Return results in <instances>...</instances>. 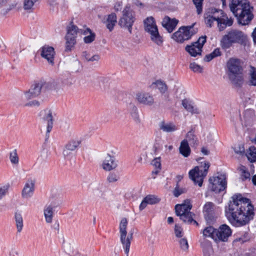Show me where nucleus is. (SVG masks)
Wrapping results in <instances>:
<instances>
[{
	"label": "nucleus",
	"mask_w": 256,
	"mask_h": 256,
	"mask_svg": "<svg viewBox=\"0 0 256 256\" xmlns=\"http://www.w3.org/2000/svg\"><path fill=\"white\" fill-rule=\"evenodd\" d=\"M228 206L226 207L225 213L228 221L236 226H243L254 218V206L249 199L242 195H234Z\"/></svg>",
	"instance_id": "obj_1"
},
{
	"label": "nucleus",
	"mask_w": 256,
	"mask_h": 256,
	"mask_svg": "<svg viewBox=\"0 0 256 256\" xmlns=\"http://www.w3.org/2000/svg\"><path fill=\"white\" fill-rule=\"evenodd\" d=\"M229 6L239 24H248L252 19L251 8L246 0H232Z\"/></svg>",
	"instance_id": "obj_2"
},
{
	"label": "nucleus",
	"mask_w": 256,
	"mask_h": 256,
	"mask_svg": "<svg viewBox=\"0 0 256 256\" xmlns=\"http://www.w3.org/2000/svg\"><path fill=\"white\" fill-rule=\"evenodd\" d=\"M220 12L223 14L222 10L212 9L210 11L204 14V22L206 26L211 28L214 22H217L218 28L219 31L224 30L227 26H230L232 25L234 19L232 18H228L226 15H222V18L216 16V13Z\"/></svg>",
	"instance_id": "obj_3"
},
{
	"label": "nucleus",
	"mask_w": 256,
	"mask_h": 256,
	"mask_svg": "<svg viewBox=\"0 0 256 256\" xmlns=\"http://www.w3.org/2000/svg\"><path fill=\"white\" fill-rule=\"evenodd\" d=\"M226 66L229 79L236 86H240L244 83V77L240 60L231 58L227 62Z\"/></svg>",
	"instance_id": "obj_4"
},
{
	"label": "nucleus",
	"mask_w": 256,
	"mask_h": 256,
	"mask_svg": "<svg viewBox=\"0 0 256 256\" xmlns=\"http://www.w3.org/2000/svg\"><path fill=\"white\" fill-rule=\"evenodd\" d=\"M246 40V36L238 30H230L222 36L220 40V44L222 49L227 50L236 44H242Z\"/></svg>",
	"instance_id": "obj_5"
},
{
	"label": "nucleus",
	"mask_w": 256,
	"mask_h": 256,
	"mask_svg": "<svg viewBox=\"0 0 256 256\" xmlns=\"http://www.w3.org/2000/svg\"><path fill=\"white\" fill-rule=\"evenodd\" d=\"M192 208L190 200L187 199L182 204L175 206L176 214L184 223L190 224L194 222L198 226V223L193 218L194 214L190 212Z\"/></svg>",
	"instance_id": "obj_6"
},
{
	"label": "nucleus",
	"mask_w": 256,
	"mask_h": 256,
	"mask_svg": "<svg viewBox=\"0 0 256 256\" xmlns=\"http://www.w3.org/2000/svg\"><path fill=\"white\" fill-rule=\"evenodd\" d=\"M210 164L208 162H202L200 166H196L191 170L188 173L189 177L195 184L200 186L202 185L203 180L208 174Z\"/></svg>",
	"instance_id": "obj_7"
},
{
	"label": "nucleus",
	"mask_w": 256,
	"mask_h": 256,
	"mask_svg": "<svg viewBox=\"0 0 256 256\" xmlns=\"http://www.w3.org/2000/svg\"><path fill=\"white\" fill-rule=\"evenodd\" d=\"M144 30L150 36L151 40L158 46H162V37L160 34L157 26L153 17L148 18L144 21Z\"/></svg>",
	"instance_id": "obj_8"
},
{
	"label": "nucleus",
	"mask_w": 256,
	"mask_h": 256,
	"mask_svg": "<svg viewBox=\"0 0 256 256\" xmlns=\"http://www.w3.org/2000/svg\"><path fill=\"white\" fill-rule=\"evenodd\" d=\"M127 226V219L125 218H122L119 226L120 240L126 256H128L131 240L132 239V233L130 234L126 237V235L128 234L126 231Z\"/></svg>",
	"instance_id": "obj_9"
},
{
	"label": "nucleus",
	"mask_w": 256,
	"mask_h": 256,
	"mask_svg": "<svg viewBox=\"0 0 256 256\" xmlns=\"http://www.w3.org/2000/svg\"><path fill=\"white\" fill-rule=\"evenodd\" d=\"M134 20V12L130 10L129 6H126L122 11V16L118 21V24L120 27L128 29L130 33L131 34L132 26Z\"/></svg>",
	"instance_id": "obj_10"
},
{
	"label": "nucleus",
	"mask_w": 256,
	"mask_h": 256,
	"mask_svg": "<svg viewBox=\"0 0 256 256\" xmlns=\"http://www.w3.org/2000/svg\"><path fill=\"white\" fill-rule=\"evenodd\" d=\"M196 32L193 26H183L172 34V38L178 42H183L188 40Z\"/></svg>",
	"instance_id": "obj_11"
},
{
	"label": "nucleus",
	"mask_w": 256,
	"mask_h": 256,
	"mask_svg": "<svg viewBox=\"0 0 256 256\" xmlns=\"http://www.w3.org/2000/svg\"><path fill=\"white\" fill-rule=\"evenodd\" d=\"M206 40V36H202L196 42H192L190 45H187L185 48V50L193 57L201 55L202 48Z\"/></svg>",
	"instance_id": "obj_12"
},
{
	"label": "nucleus",
	"mask_w": 256,
	"mask_h": 256,
	"mask_svg": "<svg viewBox=\"0 0 256 256\" xmlns=\"http://www.w3.org/2000/svg\"><path fill=\"white\" fill-rule=\"evenodd\" d=\"M210 183V187L211 190L216 193H219L223 191L226 187L227 182L226 176L224 174H220L216 177L210 178H209Z\"/></svg>",
	"instance_id": "obj_13"
},
{
	"label": "nucleus",
	"mask_w": 256,
	"mask_h": 256,
	"mask_svg": "<svg viewBox=\"0 0 256 256\" xmlns=\"http://www.w3.org/2000/svg\"><path fill=\"white\" fill-rule=\"evenodd\" d=\"M46 84L44 80L35 82L28 91L24 92V97L26 100L32 99L38 96L42 92V88Z\"/></svg>",
	"instance_id": "obj_14"
},
{
	"label": "nucleus",
	"mask_w": 256,
	"mask_h": 256,
	"mask_svg": "<svg viewBox=\"0 0 256 256\" xmlns=\"http://www.w3.org/2000/svg\"><path fill=\"white\" fill-rule=\"evenodd\" d=\"M36 180L34 178H28L24 184L22 192V196L24 198H31L34 190Z\"/></svg>",
	"instance_id": "obj_15"
},
{
	"label": "nucleus",
	"mask_w": 256,
	"mask_h": 256,
	"mask_svg": "<svg viewBox=\"0 0 256 256\" xmlns=\"http://www.w3.org/2000/svg\"><path fill=\"white\" fill-rule=\"evenodd\" d=\"M118 166V160L114 156L108 154L104 156L102 164V168L106 171H110L116 168Z\"/></svg>",
	"instance_id": "obj_16"
},
{
	"label": "nucleus",
	"mask_w": 256,
	"mask_h": 256,
	"mask_svg": "<svg viewBox=\"0 0 256 256\" xmlns=\"http://www.w3.org/2000/svg\"><path fill=\"white\" fill-rule=\"evenodd\" d=\"M40 55L42 57L46 59L52 66L54 64L55 52L52 47L48 46H44L41 49Z\"/></svg>",
	"instance_id": "obj_17"
},
{
	"label": "nucleus",
	"mask_w": 256,
	"mask_h": 256,
	"mask_svg": "<svg viewBox=\"0 0 256 256\" xmlns=\"http://www.w3.org/2000/svg\"><path fill=\"white\" fill-rule=\"evenodd\" d=\"M232 234V230L230 228L224 224L222 225L218 230H216V236L220 240L226 242L228 238Z\"/></svg>",
	"instance_id": "obj_18"
},
{
	"label": "nucleus",
	"mask_w": 256,
	"mask_h": 256,
	"mask_svg": "<svg viewBox=\"0 0 256 256\" xmlns=\"http://www.w3.org/2000/svg\"><path fill=\"white\" fill-rule=\"evenodd\" d=\"M178 22L176 18H171L168 16H166L163 18L162 24L168 32H172L176 28Z\"/></svg>",
	"instance_id": "obj_19"
},
{
	"label": "nucleus",
	"mask_w": 256,
	"mask_h": 256,
	"mask_svg": "<svg viewBox=\"0 0 256 256\" xmlns=\"http://www.w3.org/2000/svg\"><path fill=\"white\" fill-rule=\"evenodd\" d=\"M138 102L143 104L151 106L154 103V99L151 95L148 93L139 92L136 95Z\"/></svg>",
	"instance_id": "obj_20"
},
{
	"label": "nucleus",
	"mask_w": 256,
	"mask_h": 256,
	"mask_svg": "<svg viewBox=\"0 0 256 256\" xmlns=\"http://www.w3.org/2000/svg\"><path fill=\"white\" fill-rule=\"evenodd\" d=\"M43 122L46 124V133H50L53 126V116L52 111L50 110H45V115L43 118Z\"/></svg>",
	"instance_id": "obj_21"
},
{
	"label": "nucleus",
	"mask_w": 256,
	"mask_h": 256,
	"mask_svg": "<svg viewBox=\"0 0 256 256\" xmlns=\"http://www.w3.org/2000/svg\"><path fill=\"white\" fill-rule=\"evenodd\" d=\"M183 140H186L188 143L192 147H196L198 144V139L195 134V132L194 130L192 129L188 131L186 134L185 138Z\"/></svg>",
	"instance_id": "obj_22"
},
{
	"label": "nucleus",
	"mask_w": 256,
	"mask_h": 256,
	"mask_svg": "<svg viewBox=\"0 0 256 256\" xmlns=\"http://www.w3.org/2000/svg\"><path fill=\"white\" fill-rule=\"evenodd\" d=\"M63 248L68 256H76L78 254V252L76 244L73 242H67L63 244Z\"/></svg>",
	"instance_id": "obj_23"
},
{
	"label": "nucleus",
	"mask_w": 256,
	"mask_h": 256,
	"mask_svg": "<svg viewBox=\"0 0 256 256\" xmlns=\"http://www.w3.org/2000/svg\"><path fill=\"white\" fill-rule=\"evenodd\" d=\"M215 208L214 204L212 202H207L204 207V212L206 219L212 220L214 218V212Z\"/></svg>",
	"instance_id": "obj_24"
},
{
	"label": "nucleus",
	"mask_w": 256,
	"mask_h": 256,
	"mask_svg": "<svg viewBox=\"0 0 256 256\" xmlns=\"http://www.w3.org/2000/svg\"><path fill=\"white\" fill-rule=\"evenodd\" d=\"M159 128L160 130L166 132H174L178 129L177 126L173 122H166L164 121L160 122Z\"/></svg>",
	"instance_id": "obj_25"
},
{
	"label": "nucleus",
	"mask_w": 256,
	"mask_h": 256,
	"mask_svg": "<svg viewBox=\"0 0 256 256\" xmlns=\"http://www.w3.org/2000/svg\"><path fill=\"white\" fill-rule=\"evenodd\" d=\"M254 112L252 110H246L243 114V119L240 118L241 121L244 122V124L246 126L250 124L254 119Z\"/></svg>",
	"instance_id": "obj_26"
},
{
	"label": "nucleus",
	"mask_w": 256,
	"mask_h": 256,
	"mask_svg": "<svg viewBox=\"0 0 256 256\" xmlns=\"http://www.w3.org/2000/svg\"><path fill=\"white\" fill-rule=\"evenodd\" d=\"M179 152L185 158H187L190 155L191 152L189 144L186 142V140H182L180 142Z\"/></svg>",
	"instance_id": "obj_27"
},
{
	"label": "nucleus",
	"mask_w": 256,
	"mask_h": 256,
	"mask_svg": "<svg viewBox=\"0 0 256 256\" xmlns=\"http://www.w3.org/2000/svg\"><path fill=\"white\" fill-rule=\"evenodd\" d=\"M65 40L66 46L64 50L66 52H71L74 49V46L76 43V38L66 36Z\"/></svg>",
	"instance_id": "obj_28"
},
{
	"label": "nucleus",
	"mask_w": 256,
	"mask_h": 256,
	"mask_svg": "<svg viewBox=\"0 0 256 256\" xmlns=\"http://www.w3.org/2000/svg\"><path fill=\"white\" fill-rule=\"evenodd\" d=\"M80 31H81V30H79L76 26L70 24L67 27V33L66 36L76 38L78 32H80Z\"/></svg>",
	"instance_id": "obj_29"
},
{
	"label": "nucleus",
	"mask_w": 256,
	"mask_h": 256,
	"mask_svg": "<svg viewBox=\"0 0 256 256\" xmlns=\"http://www.w3.org/2000/svg\"><path fill=\"white\" fill-rule=\"evenodd\" d=\"M116 22V16L114 13H112L108 16L106 20V27L112 31Z\"/></svg>",
	"instance_id": "obj_30"
},
{
	"label": "nucleus",
	"mask_w": 256,
	"mask_h": 256,
	"mask_svg": "<svg viewBox=\"0 0 256 256\" xmlns=\"http://www.w3.org/2000/svg\"><path fill=\"white\" fill-rule=\"evenodd\" d=\"M39 0H24L23 8L28 12H30L34 10V4Z\"/></svg>",
	"instance_id": "obj_31"
},
{
	"label": "nucleus",
	"mask_w": 256,
	"mask_h": 256,
	"mask_svg": "<svg viewBox=\"0 0 256 256\" xmlns=\"http://www.w3.org/2000/svg\"><path fill=\"white\" fill-rule=\"evenodd\" d=\"M44 212L46 222L48 223L52 222L54 215L53 209L52 206H46Z\"/></svg>",
	"instance_id": "obj_32"
},
{
	"label": "nucleus",
	"mask_w": 256,
	"mask_h": 256,
	"mask_svg": "<svg viewBox=\"0 0 256 256\" xmlns=\"http://www.w3.org/2000/svg\"><path fill=\"white\" fill-rule=\"evenodd\" d=\"M182 105L186 110L192 114H198L200 113L198 109L194 108V106L190 104L188 100L186 99L182 100Z\"/></svg>",
	"instance_id": "obj_33"
},
{
	"label": "nucleus",
	"mask_w": 256,
	"mask_h": 256,
	"mask_svg": "<svg viewBox=\"0 0 256 256\" xmlns=\"http://www.w3.org/2000/svg\"><path fill=\"white\" fill-rule=\"evenodd\" d=\"M109 80L104 77H99L98 78V84L96 86L102 90H105L108 88Z\"/></svg>",
	"instance_id": "obj_34"
},
{
	"label": "nucleus",
	"mask_w": 256,
	"mask_h": 256,
	"mask_svg": "<svg viewBox=\"0 0 256 256\" xmlns=\"http://www.w3.org/2000/svg\"><path fill=\"white\" fill-rule=\"evenodd\" d=\"M18 4V1L17 0L10 1L6 8L2 10L1 14L2 15L6 14L15 8L16 7Z\"/></svg>",
	"instance_id": "obj_35"
},
{
	"label": "nucleus",
	"mask_w": 256,
	"mask_h": 256,
	"mask_svg": "<svg viewBox=\"0 0 256 256\" xmlns=\"http://www.w3.org/2000/svg\"><path fill=\"white\" fill-rule=\"evenodd\" d=\"M216 230L212 226H208L206 228L203 230V236L204 237H211L214 238L216 236Z\"/></svg>",
	"instance_id": "obj_36"
},
{
	"label": "nucleus",
	"mask_w": 256,
	"mask_h": 256,
	"mask_svg": "<svg viewBox=\"0 0 256 256\" xmlns=\"http://www.w3.org/2000/svg\"><path fill=\"white\" fill-rule=\"evenodd\" d=\"M248 160L251 162L256 161V148L254 146H250L248 151L246 154Z\"/></svg>",
	"instance_id": "obj_37"
},
{
	"label": "nucleus",
	"mask_w": 256,
	"mask_h": 256,
	"mask_svg": "<svg viewBox=\"0 0 256 256\" xmlns=\"http://www.w3.org/2000/svg\"><path fill=\"white\" fill-rule=\"evenodd\" d=\"M16 224L18 232H22L24 224L23 219L20 214L16 213L15 214Z\"/></svg>",
	"instance_id": "obj_38"
},
{
	"label": "nucleus",
	"mask_w": 256,
	"mask_h": 256,
	"mask_svg": "<svg viewBox=\"0 0 256 256\" xmlns=\"http://www.w3.org/2000/svg\"><path fill=\"white\" fill-rule=\"evenodd\" d=\"M152 84L156 86V87L158 89L162 94H164L168 90V86L165 82L160 80H158L154 82Z\"/></svg>",
	"instance_id": "obj_39"
},
{
	"label": "nucleus",
	"mask_w": 256,
	"mask_h": 256,
	"mask_svg": "<svg viewBox=\"0 0 256 256\" xmlns=\"http://www.w3.org/2000/svg\"><path fill=\"white\" fill-rule=\"evenodd\" d=\"M250 83L251 85L256 86V68L250 66L249 70Z\"/></svg>",
	"instance_id": "obj_40"
},
{
	"label": "nucleus",
	"mask_w": 256,
	"mask_h": 256,
	"mask_svg": "<svg viewBox=\"0 0 256 256\" xmlns=\"http://www.w3.org/2000/svg\"><path fill=\"white\" fill-rule=\"evenodd\" d=\"M94 194L96 198L103 200L104 198V190L102 186H96L94 190Z\"/></svg>",
	"instance_id": "obj_41"
},
{
	"label": "nucleus",
	"mask_w": 256,
	"mask_h": 256,
	"mask_svg": "<svg viewBox=\"0 0 256 256\" xmlns=\"http://www.w3.org/2000/svg\"><path fill=\"white\" fill-rule=\"evenodd\" d=\"M10 162L15 166L19 164V158L16 150H14L10 153Z\"/></svg>",
	"instance_id": "obj_42"
},
{
	"label": "nucleus",
	"mask_w": 256,
	"mask_h": 256,
	"mask_svg": "<svg viewBox=\"0 0 256 256\" xmlns=\"http://www.w3.org/2000/svg\"><path fill=\"white\" fill-rule=\"evenodd\" d=\"M81 141L78 139L70 140L65 146L73 151H74L79 146Z\"/></svg>",
	"instance_id": "obj_43"
},
{
	"label": "nucleus",
	"mask_w": 256,
	"mask_h": 256,
	"mask_svg": "<svg viewBox=\"0 0 256 256\" xmlns=\"http://www.w3.org/2000/svg\"><path fill=\"white\" fill-rule=\"evenodd\" d=\"M88 32H89L90 34L85 36L84 40L85 43L90 44L94 40L96 35L94 33L92 32L91 30L89 28H87L86 30L84 31V34H86Z\"/></svg>",
	"instance_id": "obj_44"
},
{
	"label": "nucleus",
	"mask_w": 256,
	"mask_h": 256,
	"mask_svg": "<svg viewBox=\"0 0 256 256\" xmlns=\"http://www.w3.org/2000/svg\"><path fill=\"white\" fill-rule=\"evenodd\" d=\"M82 56L88 62L98 61L100 58L99 55L95 54L91 56L86 52H82Z\"/></svg>",
	"instance_id": "obj_45"
},
{
	"label": "nucleus",
	"mask_w": 256,
	"mask_h": 256,
	"mask_svg": "<svg viewBox=\"0 0 256 256\" xmlns=\"http://www.w3.org/2000/svg\"><path fill=\"white\" fill-rule=\"evenodd\" d=\"M187 191L186 188H180L179 187V185L178 184H176V188H174L173 194L175 197H178L180 194L186 193Z\"/></svg>",
	"instance_id": "obj_46"
},
{
	"label": "nucleus",
	"mask_w": 256,
	"mask_h": 256,
	"mask_svg": "<svg viewBox=\"0 0 256 256\" xmlns=\"http://www.w3.org/2000/svg\"><path fill=\"white\" fill-rule=\"evenodd\" d=\"M147 201V203L150 204H154L158 203L160 199L154 195H148L144 198Z\"/></svg>",
	"instance_id": "obj_47"
},
{
	"label": "nucleus",
	"mask_w": 256,
	"mask_h": 256,
	"mask_svg": "<svg viewBox=\"0 0 256 256\" xmlns=\"http://www.w3.org/2000/svg\"><path fill=\"white\" fill-rule=\"evenodd\" d=\"M178 243L180 248L184 252H186L188 248V244L187 240L186 238H182L179 240Z\"/></svg>",
	"instance_id": "obj_48"
},
{
	"label": "nucleus",
	"mask_w": 256,
	"mask_h": 256,
	"mask_svg": "<svg viewBox=\"0 0 256 256\" xmlns=\"http://www.w3.org/2000/svg\"><path fill=\"white\" fill-rule=\"evenodd\" d=\"M234 150L235 153L241 156H243L245 154V149L243 144H239L235 146L234 148Z\"/></svg>",
	"instance_id": "obj_49"
},
{
	"label": "nucleus",
	"mask_w": 256,
	"mask_h": 256,
	"mask_svg": "<svg viewBox=\"0 0 256 256\" xmlns=\"http://www.w3.org/2000/svg\"><path fill=\"white\" fill-rule=\"evenodd\" d=\"M130 106L132 108L131 115L132 117L134 118V121L136 122H140V120L138 115V109L133 104H131Z\"/></svg>",
	"instance_id": "obj_50"
},
{
	"label": "nucleus",
	"mask_w": 256,
	"mask_h": 256,
	"mask_svg": "<svg viewBox=\"0 0 256 256\" xmlns=\"http://www.w3.org/2000/svg\"><path fill=\"white\" fill-rule=\"evenodd\" d=\"M203 1L204 0H192L193 3L196 8V12L198 14L202 12Z\"/></svg>",
	"instance_id": "obj_51"
},
{
	"label": "nucleus",
	"mask_w": 256,
	"mask_h": 256,
	"mask_svg": "<svg viewBox=\"0 0 256 256\" xmlns=\"http://www.w3.org/2000/svg\"><path fill=\"white\" fill-rule=\"evenodd\" d=\"M190 68L194 72H202V68L195 62L191 63L190 64Z\"/></svg>",
	"instance_id": "obj_52"
},
{
	"label": "nucleus",
	"mask_w": 256,
	"mask_h": 256,
	"mask_svg": "<svg viewBox=\"0 0 256 256\" xmlns=\"http://www.w3.org/2000/svg\"><path fill=\"white\" fill-rule=\"evenodd\" d=\"M119 176L116 173L111 172L108 174L107 180L109 182H116Z\"/></svg>",
	"instance_id": "obj_53"
},
{
	"label": "nucleus",
	"mask_w": 256,
	"mask_h": 256,
	"mask_svg": "<svg viewBox=\"0 0 256 256\" xmlns=\"http://www.w3.org/2000/svg\"><path fill=\"white\" fill-rule=\"evenodd\" d=\"M174 234L177 238H182L183 236L182 228L176 224L174 227Z\"/></svg>",
	"instance_id": "obj_54"
},
{
	"label": "nucleus",
	"mask_w": 256,
	"mask_h": 256,
	"mask_svg": "<svg viewBox=\"0 0 256 256\" xmlns=\"http://www.w3.org/2000/svg\"><path fill=\"white\" fill-rule=\"evenodd\" d=\"M152 164L155 167V168L161 170L160 158H156L152 162Z\"/></svg>",
	"instance_id": "obj_55"
},
{
	"label": "nucleus",
	"mask_w": 256,
	"mask_h": 256,
	"mask_svg": "<svg viewBox=\"0 0 256 256\" xmlns=\"http://www.w3.org/2000/svg\"><path fill=\"white\" fill-rule=\"evenodd\" d=\"M72 152H74L72 150L65 146L63 150L62 154L65 158H68L72 154Z\"/></svg>",
	"instance_id": "obj_56"
},
{
	"label": "nucleus",
	"mask_w": 256,
	"mask_h": 256,
	"mask_svg": "<svg viewBox=\"0 0 256 256\" xmlns=\"http://www.w3.org/2000/svg\"><path fill=\"white\" fill-rule=\"evenodd\" d=\"M250 178V174L248 171H246L245 170H242V174H241V179L242 180H245L247 179Z\"/></svg>",
	"instance_id": "obj_57"
},
{
	"label": "nucleus",
	"mask_w": 256,
	"mask_h": 256,
	"mask_svg": "<svg viewBox=\"0 0 256 256\" xmlns=\"http://www.w3.org/2000/svg\"><path fill=\"white\" fill-rule=\"evenodd\" d=\"M8 192V188L4 186L0 187V200Z\"/></svg>",
	"instance_id": "obj_58"
},
{
	"label": "nucleus",
	"mask_w": 256,
	"mask_h": 256,
	"mask_svg": "<svg viewBox=\"0 0 256 256\" xmlns=\"http://www.w3.org/2000/svg\"><path fill=\"white\" fill-rule=\"evenodd\" d=\"M60 203L58 200H51V202L49 205H47L48 206H51L52 208L53 209L54 208L60 205Z\"/></svg>",
	"instance_id": "obj_59"
},
{
	"label": "nucleus",
	"mask_w": 256,
	"mask_h": 256,
	"mask_svg": "<svg viewBox=\"0 0 256 256\" xmlns=\"http://www.w3.org/2000/svg\"><path fill=\"white\" fill-rule=\"evenodd\" d=\"M122 2H116L114 6V8L115 10H116V11L120 10L122 8Z\"/></svg>",
	"instance_id": "obj_60"
},
{
	"label": "nucleus",
	"mask_w": 256,
	"mask_h": 256,
	"mask_svg": "<svg viewBox=\"0 0 256 256\" xmlns=\"http://www.w3.org/2000/svg\"><path fill=\"white\" fill-rule=\"evenodd\" d=\"M40 105V102L36 100H34L26 104V106H38Z\"/></svg>",
	"instance_id": "obj_61"
},
{
	"label": "nucleus",
	"mask_w": 256,
	"mask_h": 256,
	"mask_svg": "<svg viewBox=\"0 0 256 256\" xmlns=\"http://www.w3.org/2000/svg\"><path fill=\"white\" fill-rule=\"evenodd\" d=\"M148 204L147 203L146 200L145 198H144L140 206V210H143L146 206Z\"/></svg>",
	"instance_id": "obj_62"
},
{
	"label": "nucleus",
	"mask_w": 256,
	"mask_h": 256,
	"mask_svg": "<svg viewBox=\"0 0 256 256\" xmlns=\"http://www.w3.org/2000/svg\"><path fill=\"white\" fill-rule=\"evenodd\" d=\"M214 58L215 56H214L212 54L210 53V54H207L205 56L204 60L206 62H210Z\"/></svg>",
	"instance_id": "obj_63"
},
{
	"label": "nucleus",
	"mask_w": 256,
	"mask_h": 256,
	"mask_svg": "<svg viewBox=\"0 0 256 256\" xmlns=\"http://www.w3.org/2000/svg\"><path fill=\"white\" fill-rule=\"evenodd\" d=\"M214 56L216 57L220 55L221 52L220 50L218 48H216L212 52Z\"/></svg>",
	"instance_id": "obj_64"
}]
</instances>
